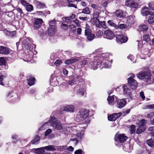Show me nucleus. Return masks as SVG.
Here are the masks:
<instances>
[{"label":"nucleus","instance_id":"nucleus-8","mask_svg":"<svg viewBox=\"0 0 154 154\" xmlns=\"http://www.w3.org/2000/svg\"><path fill=\"white\" fill-rule=\"evenodd\" d=\"M112 56L111 54H110L108 53H102L99 54V56H97L99 57L98 58L99 59V60L100 62H102L101 60L102 59L104 60H109L110 57Z\"/></svg>","mask_w":154,"mask_h":154},{"label":"nucleus","instance_id":"nucleus-6","mask_svg":"<svg viewBox=\"0 0 154 154\" xmlns=\"http://www.w3.org/2000/svg\"><path fill=\"white\" fill-rule=\"evenodd\" d=\"M128 139V137L124 134H116L115 137V140L117 142L119 141L120 142L123 143Z\"/></svg>","mask_w":154,"mask_h":154},{"label":"nucleus","instance_id":"nucleus-55","mask_svg":"<svg viewBox=\"0 0 154 154\" xmlns=\"http://www.w3.org/2000/svg\"><path fill=\"white\" fill-rule=\"evenodd\" d=\"M55 21L54 20L50 21L49 22L50 27H51L52 26H55Z\"/></svg>","mask_w":154,"mask_h":154},{"label":"nucleus","instance_id":"nucleus-23","mask_svg":"<svg viewBox=\"0 0 154 154\" xmlns=\"http://www.w3.org/2000/svg\"><path fill=\"white\" fill-rule=\"evenodd\" d=\"M91 21L92 24L94 25H95L96 26L99 28L100 27V22L99 20L97 19H91Z\"/></svg>","mask_w":154,"mask_h":154},{"label":"nucleus","instance_id":"nucleus-19","mask_svg":"<svg viewBox=\"0 0 154 154\" xmlns=\"http://www.w3.org/2000/svg\"><path fill=\"white\" fill-rule=\"evenodd\" d=\"M48 35L50 36H52L55 33L56 31V27L54 26H52L51 27H49L48 29Z\"/></svg>","mask_w":154,"mask_h":154},{"label":"nucleus","instance_id":"nucleus-40","mask_svg":"<svg viewBox=\"0 0 154 154\" xmlns=\"http://www.w3.org/2000/svg\"><path fill=\"white\" fill-rule=\"evenodd\" d=\"M87 37L88 40L89 41H91L95 37V35L94 34H91L87 36Z\"/></svg>","mask_w":154,"mask_h":154},{"label":"nucleus","instance_id":"nucleus-7","mask_svg":"<svg viewBox=\"0 0 154 154\" xmlns=\"http://www.w3.org/2000/svg\"><path fill=\"white\" fill-rule=\"evenodd\" d=\"M116 38L117 42L119 44L125 42L128 40V38L123 35H117Z\"/></svg>","mask_w":154,"mask_h":154},{"label":"nucleus","instance_id":"nucleus-2","mask_svg":"<svg viewBox=\"0 0 154 154\" xmlns=\"http://www.w3.org/2000/svg\"><path fill=\"white\" fill-rule=\"evenodd\" d=\"M49 122L53 128L58 130H63V126L58 120L54 116L51 117Z\"/></svg>","mask_w":154,"mask_h":154},{"label":"nucleus","instance_id":"nucleus-24","mask_svg":"<svg viewBox=\"0 0 154 154\" xmlns=\"http://www.w3.org/2000/svg\"><path fill=\"white\" fill-rule=\"evenodd\" d=\"M112 60L111 59L110 61L109 60H106L103 63L104 67L105 68H109L111 66Z\"/></svg>","mask_w":154,"mask_h":154},{"label":"nucleus","instance_id":"nucleus-44","mask_svg":"<svg viewBox=\"0 0 154 154\" xmlns=\"http://www.w3.org/2000/svg\"><path fill=\"white\" fill-rule=\"evenodd\" d=\"M6 34L7 35H9L11 37H14V36L16 35V32L15 31H14L11 32H10L9 31H7Z\"/></svg>","mask_w":154,"mask_h":154},{"label":"nucleus","instance_id":"nucleus-11","mask_svg":"<svg viewBox=\"0 0 154 154\" xmlns=\"http://www.w3.org/2000/svg\"><path fill=\"white\" fill-rule=\"evenodd\" d=\"M84 131L83 130H82L80 132L77 133L76 134V136L78 138H73L70 139L71 140L73 141H75V144H76L78 142L79 139L81 140L82 139L83 136L84 135Z\"/></svg>","mask_w":154,"mask_h":154},{"label":"nucleus","instance_id":"nucleus-43","mask_svg":"<svg viewBox=\"0 0 154 154\" xmlns=\"http://www.w3.org/2000/svg\"><path fill=\"white\" fill-rule=\"evenodd\" d=\"M36 4L38 7L39 8H44L45 7V5L44 4L42 3L39 2H37Z\"/></svg>","mask_w":154,"mask_h":154},{"label":"nucleus","instance_id":"nucleus-33","mask_svg":"<svg viewBox=\"0 0 154 154\" xmlns=\"http://www.w3.org/2000/svg\"><path fill=\"white\" fill-rule=\"evenodd\" d=\"M76 59H73L67 60L65 61V63L66 64H69L72 63L77 60Z\"/></svg>","mask_w":154,"mask_h":154},{"label":"nucleus","instance_id":"nucleus-61","mask_svg":"<svg viewBox=\"0 0 154 154\" xmlns=\"http://www.w3.org/2000/svg\"><path fill=\"white\" fill-rule=\"evenodd\" d=\"M103 34V32L100 30H99L96 33V35L98 36L102 35Z\"/></svg>","mask_w":154,"mask_h":154},{"label":"nucleus","instance_id":"nucleus-35","mask_svg":"<svg viewBox=\"0 0 154 154\" xmlns=\"http://www.w3.org/2000/svg\"><path fill=\"white\" fill-rule=\"evenodd\" d=\"M99 12L97 11H94L92 19H97L99 16Z\"/></svg>","mask_w":154,"mask_h":154},{"label":"nucleus","instance_id":"nucleus-32","mask_svg":"<svg viewBox=\"0 0 154 154\" xmlns=\"http://www.w3.org/2000/svg\"><path fill=\"white\" fill-rule=\"evenodd\" d=\"M146 142L149 146L152 147L154 144V140L152 139H150L148 140Z\"/></svg>","mask_w":154,"mask_h":154},{"label":"nucleus","instance_id":"nucleus-1","mask_svg":"<svg viewBox=\"0 0 154 154\" xmlns=\"http://www.w3.org/2000/svg\"><path fill=\"white\" fill-rule=\"evenodd\" d=\"M89 111L87 109H81L79 114H78V118L81 121H85L84 122L85 125L82 128L85 129L87 126L88 124L90 123V120L88 119Z\"/></svg>","mask_w":154,"mask_h":154},{"label":"nucleus","instance_id":"nucleus-18","mask_svg":"<svg viewBox=\"0 0 154 154\" xmlns=\"http://www.w3.org/2000/svg\"><path fill=\"white\" fill-rule=\"evenodd\" d=\"M148 29L147 26L144 24L140 25L137 29V30L139 32H144L147 31Z\"/></svg>","mask_w":154,"mask_h":154},{"label":"nucleus","instance_id":"nucleus-48","mask_svg":"<svg viewBox=\"0 0 154 154\" xmlns=\"http://www.w3.org/2000/svg\"><path fill=\"white\" fill-rule=\"evenodd\" d=\"M130 130L131 134H133L135 132V126L134 125L131 126Z\"/></svg>","mask_w":154,"mask_h":154},{"label":"nucleus","instance_id":"nucleus-5","mask_svg":"<svg viewBox=\"0 0 154 154\" xmlns=\"http://www.w3.org/2000/svg\"><path fill=\"white\" fill-rule=\"evenodd\" d=\"M101 63L98 57H96L95 58L94 60L90 63V66L91 69L95 70L97 68L98 65L101 64Z\"/></svg>","mask_w":154,"mask_h":154},{"label":"nucleus","instance_id":"nucleus-10","mask_svg":"<svg viewBox=\"0 0 154 154\" xmlns=\"http://www.w3.org/2000/svg\"><path fill=\"white\" fill-rule=\"evenodd\" d=\"M126 103V101L125 100L123 99H116V106L120 109L125 106Z\"/></svg>","mask_w":154,"mask_h":154},{"label":"nucleus","instance_id":"nucleus-30","mask_svg":"<svg viewBox=\"0 0 154 154\" xmlns=\"http://www.w3.org/2000/svg\"><path fill=\"white\" fill-rule=\"evenodd\" d=\"M44 149L47 151H54L55 150V147L53 145H49L43 147Z\"/></svg>","mask_w":154,"mask_h":154},{"label":"nucleus","instance_id":"nucleus-51","mask_svg":"<svg viewBox=\"0 0 154 154\" xmlns=\"http://www.w3.org/2000/svg\"><path fill=\"white\" fill-rule=\"evenodd\" d=\"M123 91L124 93L125 94H126L127 91L129 90V89L128 88L126 85H124L123 86Z\"/></svg>","mask_w":154,"mask_h":154},{"label":"nucleus","instance_id":"nucleus-3","mask_svg":"<svg viewBox=\"0 0 154 154\" xmlns=\"http://www.w3.org/2000/svg\"><path fill=\"white\" fill-rule=\"evenodd\" d=\"M138 77L140 79H145L147 82L151 81V75L149 72H141L138 74Z\"/></svg>","mask_w":154,"mask_h":154},{"label":"nucleus","instance_id":"nucleus-20","mask_svg":"<svg viewBox=\"0 0 154 154\" xmlns=\"http://www.w3.org/2000/svg\"><path fill=\"white\" fill-rule=\"evenodd\" d=\"M115 14L116 16L119 17H124L126 16L125 13L123 12L120 10H117L115 12Z\"/></svg>","mask_w":154,"mask_h":154},{"label":"nucleus","instance_id":"nucleus-13","mask_svg":"<svg viewBox=\"0 0 154 154\" xmlns=\"http://www.w3.org/2000/svg\"><path fill=\"white\" fill-rule=\"evenodd\" d=\"M122 115L121 112L114 113L108 117L109 120L114 121H115L118 118L121 116Z\"/></svg>","mask_w":154,"mask_h":154},{"label":"nucleus","instance_id":"nucleus-17","mask_svg":"<svg viewBox=\"0 0 154 154\" xmlns=\"http://www.w3.org/2000/svg\"><path fill=\"white\" fill-rule=\"evenodd\" d=\"M125 5L127 6H130L134 8H136L137 7V4L134 1L127 0L125 2Z\"/></svg>","mask_w":154,"mask_h":154},{"label":"nucleus","instance_id":"nucleus-26","mask_svg":"<svg viewBox=\"0 0 154 154\" xmlns=\"http://www.w3.org/2000/svg\"><path fill=\"white\" fill-rule=\"evenodd\" d=\"M40 140V137L36 136L31 142V143L33 144H37L39 143Z\"/></svg>","mask_w":154,"mask_h":154},{"label":"nucleus","instance_id":"nucleus-25","mask_svg":"<svg viewBox=\"0 0 154 154\" xmlns=\"http://www.w3.org/2000/svg\"><path fill=\"white\" fill-rule=\"evenodd\" d=\"M6 60L5 58L1 57H0V65L2 66L4 69H6Z\"/></svg>","mask_w":154,"mask_h":154},{"label":"nucleus","instance_id":"nucleus-31","mask_svg":"<svg viewBox=\"0 0 154 154\" xmlns=\"http://www.w3.org/2000/svg\"><path fill=\"white\" fill-rule=\"evenodd\" d=\"M147 121L144 119H142L139 121L138 123L139 126H145V125Z\"/></svg>","mask_w":154,"mask_h":154},{"label":"nucleus","instance_id":"nucleus-12","mask_svg":"<svg viewBox=\"0 0 154 154\" xmlns=\"http://www.w3.org/2000/svg\"><path fill=\"white\" fill-rule=\"evenodd\" d=\"M11 51L8 48L0 46V54L7 55L10 53Z\"/></svg>","mask_w":154,"mask_h":154},{"label":"nucleus","instance_id":"nucleus-47","mask_svg":"<svg viewBox=\"0 0 154 154\" xmlns=\"http://www.w3.org/2000/svg\"><path fill=\"white\" fill-rule=\"evenodd\" d=\"M126 25L124 24H120L116 29H123L126 28Z\"/></svg>","mask_w":154,"mask_h":154},{"label":"nucleus","instance_id":"nucleus-34","mask_svg":"<svg viewBox=\"0 0 154 154\" xmlns=\"http://www.w3.org/2000/svg\"><path fill=\"white\" fill-rule=\"evenodd\" d=\"M143 40L146 42H148L150 41V38L149 34L145 35L143 37Z\"/></svg>","mask_w":154,"mask_h":154},{"label":"nucleus","instance_id":"nucleus-60","mask_svg":"<svg viewBox=\"0 0 154 154\" xmlns=\"http://www.w3.org/2000/svg\"><path fill=\"white\" fill-rule=\"evenodd\" d=\"M140 96L143 100H144L145 99V96L144 95V93L143 91H141L140 94Z\"/></svg>","mask_w":154,"mask_h":154},{"label":"nucleus","instance_id":"nucleus-29","mask_svg":"<svg viewBox=\"0 0 154 154\" xmlns=\"http://www.w3.org/2000/svg\"><path fill=\"white\" fill-rule=\"evenodd\" d=\"M28 81V85L31 86L33 85L34 84L35 79L34 78L31 77L28 78L27 79Z\"/></svg>","mask_w":154,"mask_h":154},{"label":"nucleus","instance_id":"nucleus-16","mask_svg":"<svg viewBox=\"0 0 154 154\" xmlns=\"http://www.w3.org/2000/svg\"><path fill=\"white\" fill-rule=\"evenodd\" d=\"M43 20L41 19H35L34 23V27L36 28H38L43 22Z\"/></svg>","mask_w":154,"mask_h":154},{"label":"nucleus","instance_id":"nucleus-46","mask_svg":"<svg viewBox=\"0 0 154 154\" xmlns=\"http://www.w3.org/2000/svg\"><path fill=\"white\" fill-rule=\"evenodd\" d=\"M15 11L17 12V14L20 16H21L22 14H23V12L21 9L20 8H17L15 10Z\"/></svg>","mask_w":154,"mask_h":154},{"label":"nucleus","instance_id":"nucleus-9","mask_svg":"<svg viewBox=\"0 0 154 154\" xmlns=\"http://www.w3.org/2000/svg\"><path fill=\"white\" fill-rule=\"evenodd\" d=\"M104 37L109 39H112L114 37L113 32L109 30H107L105 31Z\"/></svg>","mask_w":154,"mask_h":154},{"label":"nucleus","instance_id":"nucleus-45","mask_svg":"<svg viewBox=\"0 0 154 154\" xmlns=\"http://www.w3.org/2000/svg\"><path fill=\"white\" fill-rule=\"evenodd\" d=\"M62 63V62L61 60H57L55 62L54 64L56 66H59Z\"/></svg>","mask_w":154,"mask_h":154},{"label":"nucleus","instance_id":"nucleus-57","mask_svg":"<svg viewBox=\"0 0 154 154\" xmlns=\"http://www.w3.org/2000/svg\"><path fill=\"white\" fill-rule=\"evenodd\" d=\"M21 2L22 4L24 6H26L28 5V3L25 0H21Z\"/></svg>","mask_w":154,"mask_h":154},{"label":"nucleus","instance_id":"nucleus-22","mask_svg":"<svg viewBox=\"0 0 154 154\" xmlns=\"http://www.w3.org/2000/svg\"><path fill=\"white\" fill-rule=\"evenodd\" d=\"M32 151L36 154H42L45 152V150L43 147L37 149H33Z\"/></svg>","mask_w":154,"mask_h":154},{"label":"nucleus","instance_id":"nucleus-58","mask_svg":"<svg viewBox=\"0 0 154 154\" xmlns=\"http://www.w3.org/2000/svg\"><path fill=\"white\" fill-rule=\"evenodd\" d=\"M68 7H74L75 8H77L76 5L71 3L69 4Z\"/></svg>","mask_w":154,"mask_h":154},{"label":"nucleus","instance_id":"nucleus-28","mask_svg":"<svg viewBox=\"0 0 154 154\" xmlns=\"http://www.w3.org/2000/svg\"><path fill=\"white\" fill-rule=\"evenodd\" d=\"M145 129V126H139L137 129L136 133L137 134H139L140 133L144 131Z\"/></svg>","mask_w":154,"mask_h":154},{"label":"nucleus","instance_id":"nucleus-36","mask_svg":"<svg viewBox=\"0 0 154 154\" xmlns=\"http://www.w3.org/2000/svg\"><path fill=\"white\" fill-rule=\"evenodd\" d=\"M107 23L109 25L111 26H112L115 28H116L117 27V25L113 22L111 20H109L108 21Z\"/></svg>","mask_w":154,"mask_h":154},{"label":"nucleus","instance_id":"nucleus-53","mask_svg":"<svg viewBox=\"0 0 154 154\" xmlns=\"http://www.w3.org/2000/svg\"><path fill=\"white\" fill-rule=\"evenodd\" d=\"M128 58L129 59H130L131 61L133 62V63L135 62V60H134V57L132 55H129V56L128 57Z\"/></svg>","mask_w":154,"mask_h":154},{"label":"nucleus","instance_id":"nucleus-41","mask_svg":"<svg viewBox=\"0 0 154 154\" xmlns=\"http://www.w3.org/2000/svg\"><path fill=\"white\" fill-rule=\"evenodd\" d=\"M90 12L91 11L89 10V8L88 7L84 9L82 11V13L87 14H89L90 13Z\"/></svg>","mask_w":154,"mask_h":154},{"label":"nucleus","instance_id":"nucleus-63","mask_svg":"<svg viewBox=\"0 0 154 154\" xmlns=\"http://www.w3.org/2000/svg\"><path fill=\"white\" fill-rule=\"evenodd\" d=\"M63 73L65 75H67L68 74V71L65 69H63Z\"/></svg>","mask_w":154,"mask_h":154},{"label":"nucleus","instance_id":"nucleus-62","mask_svg":"<svg viewBox=\"0 0 154 154\" xmlns=\"http://www.w3.org/2000/svg\"><path fill=\"white\" fill-rule=\"evenodd\" d=\"M147 109H154V104H152L147 105L146 106Z\"/></svg>","mask_w":154,"mask_h":154},{"label":"nucleus","instance_id":"nucleus-42","mask_svg":"<svg viewBox=\"0 0 154 154\" xmlns=\"http://www.w3.org/2000/svg\"><path fill=\"white\" fill-rule=\"evenodd\" d=\"M26 10L28 11L31 12L33 10V7L32 5H28L26 7Z\"/></svg>","mask_w":154,"mask_h":154},{"label":"nucleus","instance_id":"nucleus-64","mask_svg":"<svg viewBox=\"0 0 154 154\" xmlns=\"http://www.w3.org/2000/svg\"><path fill=\"white\" fill-rule=\"evenodd\" d=\"M82 150L81 149H79L75 152V154H82Z\"/></svg>","mask_w":154,"mask_h":154},{"label":"nucleus","instance_id":"nucleus-27","mask_svg":"<svg viewBox=\"0 0 154 154\" xmlns=\"http://www.w3.org/2000/svg\"><path fill=\"white\" fill-rule=\"evenodd\" d=\"M149 15L148 21L149 23L151 24L154 22V13L151 12Z\"/></svg>","mask_w":154,"mask_h":154},{"label":"nucleus","instance_id":"nucleus-15","mask_svg":"<svg viewBox=\"0 0 154 154\" xmlns=\"http://www.w3.org/2000/svg\"><path fill=\"white\" fill-rule=\"evenodd\" d=\"M134 16L131 15L127 18V23L129 26H131L134 23Z\"/></svg>","mask_w":154,"mask_h":154},{"label":"nucleus","instance_id":"nucleus-50","mask_svg":"<svg viewBox=\"0 0 154 154\" xmlns=\"http://www.w3.org/2000/svg\"><path fill=\"white\" fill-rule=\"evenodd\" d=\"M148 5L151 9L154 11V2H152L149 3Z\"/></svg>","mask_w":154,"mask_h":154},{"label":"nucleus","instance_id":"nucleus-54","mask_svg":"<svg viewBox=\"0 0 154 154\" xmlns=\"http://www.w3.org/2000/svg\"><path fill=\"white\" fill-rule=\"evenodd\" d=\"M52 131L51 129H48L45 132V137L47 136L49 134H50Z\"/></svg>","mask_w":154,"mask_h":154},{"label":"nucleus","instance_id":"nucleus-38","mask_svg":"<svg viewBox=\"0 0 154 154\" xmlns=\"http://www.w3.org/2000/svg\"><path fill=\"white\" fill-rule=\"evenodd\" d=\"M77 93L82 96H83L84 94V88H82L79 89L77 91Z\"/></svg>","mask_w":154,"mask_h":154},{"label":"nucleus","instance_id":"nucleus-4","mask_svg":"<svg viewBox=\"0 0 154 154\" xmlns=\"http://www.w3.org/2000/svg\"><path fill=\"white\" fill-rule=\"evenodd\" d=\"M131 75L132 76L128 79V84L131 89L134 90L136 89L137 87V82L136 80L133 78L134 77V75L133 74Z\"/></svg>","mask_w":154,"mask_h":154},{"label":"nucleus","instance_id":"nucleus-59","mask_svg":"<svg viewBox=\"0 0 154 154\" xmlns=\"http://www.w3.org/2000/svg\"><path fill=\"white\" fill-rule=\"evenodd\" d=\"M100 25V27H102L104 29H106V25L104 21H101Z\"/></svg>","mask_w":154,"mask_h":154},{"label":"nucleus","instance_id":"nucleus-39","mask_svg":"<svg viewBox=\"0 0 154 154\" xmlns=\"http://www.w3.org/2000/svg\"><path fill=\"white\" fill-rule=\"evenodd\" d=\"M149 52V50L148 48L143 49L141 51L142 54H144L146 56L147 55L148 53Z\"/></svg>","mask_w":154,"mask_h":154},{"label":"nucleus","instance_id":"nucleus-49","mask_svg":"<svg viewBox=\"0 0 154 154\" xmlns=\"http://www.w3.org/2000/svg\"><path fill=\"white\" fill-rule=\"evenodd\" d=\"M130 145L129 143H128L124 146L123 149H126L125 150L127 152H129V151L130 150Z\"/></svg>","mask_w":154,"mask_h":154},{"label":"nucleus","instance_id":"nucleus-52","mask_svg":"<svg viewBox=\"0 0 154 154\" xmlns=\"http://www.w3.org/2000/svg\"><path fill=\"white\" fill-rule=\"evenodd\" d=\"M91 31L90 29H86L85 30V34L86 36L91 34Z\"/></svg>","mask_w":154,"mask_h":154},{"label":"nucleus","instance_id":"nucleus-14","mask_svg":"<svg viewBox=\"0 0 154 154\" xmlns=\"http://www.w3.org/2000/svg\"><path fill=\"white\" fill-rule=\"evenodd\" d=\"M151 12L149 11L148 8L146 7H143L141 11V14L143 16L149 15Z\"/></svg>","mask_w":154,"mask_h":154},{"label":"nucleus","instance_id":"nucleus-37","mask_svg":"<svg viewBox=\"0 0 154 154\" xmlns=\"http://www.w3.org/2000/svg\"><path fill=\"white\" fill-rule=\"evenodd\" d=\"M115 96L113 95L111 96H109L107 98V100L109 103H111L114 101V97Z\"/></svg>","mask_w":154,"mask_h":154},{"label":"nucleus","instance_id":"nucleus-21","mask_svg":"<svg viewBox=\"0 0 154 154\" xmlns=\"http://www.w3.org/2000/svg\"><path fill=\"white\" fill-rule=\"evenodd\" d=\"M74 109L75 108L72 105H68L65 107L64 111L73 112Z\"/></svg>","mask_w":154,"mask_h":154},{"label":"nucleus","instance_id":"nucleus-56","mask_svg":"<svg viewBox=\"0 0 154 154\" xmlns=\"http://www.w3.org/2000/svg\"><path fill=\"white\" fill-rule=\"evenodd\" d=\"M154 116V112H151L147 115V117L148 118H150Z\"/></svg>","mask_w":154,"mask_h":154}]
</instances>
